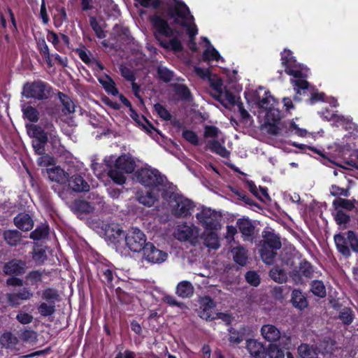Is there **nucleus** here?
<instances>
[{
    "label": "nucleus",
    "instance_id": "nucleus-29",
    "mask_svg": "<svg viewBox=\"0 0 358 358\" xmlns=\"http://www.w3.org/2000/svg\"><path fill=\"white\" fill-rule=\"evenodd\" d=\"M245 327H241L237 330L233 327L229 329V336L228 341L231 345H237L240 344L245 339Z\"/></svg>",
    "mask_w": 358,
    "mask_h": 358
},
{
    "label": "nucleus",
    "instance_id": "nucleus-23",
    "mask_svg": "<svg viewBox=\"0 0 358 358\" xmlns=\"http://www.w3.org/2000/svg\"><path fill=\"white\" fill-rule=\"evenodd\" d=\"M261 334L263 338L269 341L275 342L280 338V330L273 324H264L261 328Z\"/></svg>",
    "mask_w": 358,
    "mask_h": 358
},
{
    "label": "nucleus",
    "instance_id": "nucleus-22",
    "mask_svg": "<svg viewBox=\"0 0 358 358\" xmlns=\"http://www.w3.org/2000/svg\"><path fill=\"white\" fill-rule=\"evenodd\" d=\"M194 292L192 283L188 280H182L178 283L176 287V294L180 298H191Z\"/></svg>",
    "mask_w": 358,
    "mask_h": 358
},
{
    "label": "nucleus",
    "instance_id": "nucleus-55",
    "mask_svg": "<svg viewBox=\"0 0 358 358\" xmlns=\"http://www.w3.org/2000/svg\"><path fill=\"white\" fill-rule=\"evenodd\" d=\"M90 24L97 38L102 39L106 34L94 16H90Z\"/></svg>",
    "mask_w": 358,
    "mask_h": 358
},
{
    "label": "nucleus",
    "instance_id": "nucleus-10",
    "mask_svg": "<svg viewBox=\"0 0 358 358\" xmlns=\"http://www.w3.org/2000/svg\"><path fill=\"white\" fill-rule=\"evenodd\" d=\"M125 243L131 251L140 252L147 244L146 236L139 229L131 228L125 236Z\"/></svg>",
    "mask_w": 358,
    "mask_h": 358
},
{
    "label": "nucleus",
    "instance_id": "nucleus-51",
    "mask_svg": "<svg viewBox=\"0 0 358 358\" xmlns=\"http://www.w3.org/2000/svg\"><path fill=\"white\" fill-rule=\"evenodd\" d=\"M313 267L312 264L306 259H303L299 266V273L302 276L307 278H311L313 275Z\"/></svg>",
    "mask_w": 358,
    "mask_h": 358
},
{
    "label": "nucleus",
    "instance_id": "nucleus-16",
    "mask_svg": "<svg viewBox=\"0 0 358 358\" xmlns=\"http://www.w3.org/2000/svg\"><path fill=\"white\" fill-rule=\"evenodd\" d=\"M291 84L293 85L294 90L296 92L293 98V100L295 101H301L302 100L301 96H308V92L312 87L305 78L291 79Z\"/></svg>",
    "mask_w": 358,
    "mask_h": 358
},
{
    "label": "nucleus",
    "instance_id": "nucleus-12",
    "mask_svg": "<svg viewBox=\"0 0 358 358\" xmlns=\"http://www.w3.org/2000/svg\"><path fill=\"white\" fill-rule=\"evenodd\" d=\"M143 249V257L148 262L159 264L164 262L167 258V254L155 246L152 243H147Z\"/></svg>",
    "mask_w": 358,
    "mask_h": 358
},
{
    "label": "nucleus",
    "instance_id": "nucleus-60",
    "mask_svg": "<svg viewBox=\"0 0 358 358\" xmlns=\"http://www.w3.org/2000/svg\"><path fill=\"white\" fill-rule=\"evenodd\" d=\"M79 58L87 65L90 66L94 58L91 57V53L85 47L83 48H76L73 50Z\"/></svg>",
    "mask_w": 358,
    "mask_h": 358
},
{
    "label": "nucleus",
    "instance_id": "nucleus-26",
    "mask_svg": "<svg viewBox=\"0 0 358 358\" xmlns=\"http://www.w3.org/2000/svg\"><path fill=\"white\" fill-rule=\"evenodd\" d=\"M208 149L213 153L220 155L222 157L227 158L230 152L222 145L217 140H209L207 143Z\"/></svg>",
    "mask_w": 358,
    "mask_h": 358
},
{
    "label": "nucleus",
    "instance_id": "nucleus-6",
    "mask_svg": "<svg viewBox=\"0 0 358 358\" xmlns=\"http://www.w3.org/2000/svg\"><path fill=\"white\" fill-rule=\"evenodd\" d=\"M138 182L145 187L164 192L166 189V178L155 169H141L136 173Z\"/></svg>",
    "mask_w": 358,
    "mask_h": 358
},
{
    "label": "nucleus",
    "instance_id": "nucleus-17",
    "mask_svg": "<svg viewBox=\"0 0 358 358\" xmlns=\"http://www.w3.org/2000/svg\"><path fill=\"white\" fill-rule=\"evenodd\" d=\"M262 241L261 246L279 250L282 246L280 238L273 231L264 230L262 231Z\"/></svg>",
    "mask_w": 358,
    "mask_h": 358
},
{
    "label": "nucleus",
    "instance_id": "nucleus-5",
    "mask_svg": "<svg viewBox=\"0 0 358 358\" xmlns=\"http://www.w3.org/2000/svg\"><path fill=\"white\" fill-rule=\"evenodd\" d=\"M54 94L53 87L47 82L38 79L26 82L22 90V96L26 99L45 101Z\"/></svg>",
    "mask_w": 358,
    "mask_h": 358
},
{
    "label": "nucleus",
    "instance_id": "nucleus-39",
    "mask_svg": "<svg viewBox=\"0 0 358 358\" xmlns=\"http://www.w3.org/2000/svg\"><path fill=\"white\" fill-rule=\"evenodd\" d=\"M49 231L50 228L48 224H41L31 232L29 238L34 241H40L48 236Z\"/></svg>",
    "mask_w": 358,
    "mask_h": 358
},
{
    "label": "nucleus",
    "instance_id": "nucleus-43",
    "mask_svg": "<svg viewBox=\"0 0 358 358\" xmlns=\"http://www.w3.org/2000/svg\"><path fill=\"white\" fill-rule=\"evenodd\" d=\"M43 272L40 270H33L29 272L25 276L29 285L38 287V284L42 282Z\"/></svg>",
    "mask_w": 358,
    "mask_h": 358
},
{
    "label": "nucleus",
    "instance_id": "nucleus-9",
    "mask_svg": "<svg viewBox=\"0 0 358 358\" xmlns=\"http://www.w3.org/2000/svg\"><path fill=\"white\" fill-rule=\"evenodd\" d=\"M196 217L204 229L213 230L217 229L222 215L215 210L203 207L202 210L196 213Z\"/></svg>",
    "mask_w": 358,
    "mask_h": 358
},
{
    "label": "nucleus",
    "instance_id": "nucleus-37",
    "mask_svg": "<svg viewBox=\"0 0 358 358\" xmlns=\"http://www.w3.org/2000/svg\"><path fill=\"white\" fill-rule=\"evenodd\" d=\"M108 177L116 184L123 185L126 182V177L124 173L120 169H117L114 165L110 167L108 171Z\"/></svg>",
    "mask_w": 358,
    "mask_h": 358
},
{
    "label": "nucleus",
    "instance_id": "nucleus-46",
    "mask_svg": "<svg viewBox=\"0 0 358 358\" xmlns=\"http://www.w3.org/2000/svg\"><path fill=\"white\" fill-rule=\"evenodd\" d=\"M336 223L339 226L346 227V225L350 222L349 214L343 210H335V213H332Z\"/></svg>",
    "mask_w": 358,
    "mask_h": 358
},
{
    "label": "nucleus",
    "instance_id": "nucleus-8",
    "mask_svg": "<svg viewBox=\"0 0 358 358\" xmlns=\"http://www.w3.org/2000/svg\"><path fill=\"white\" fill-rule=\"evenodd\" d=\"M281 64L285 68V72L293 76L295 79L306 78V75L302 72L300 66L292 55V52L285 49L281 53Z\"/></svg>",
    "mask_w": 358,
    "mask_h": 358
},
{
    "label": "nucleus",
    "instance_id": "nucleus-27",
    "mask_svg": "<svg viewBox=\"0 0 358 358\" xmlns=\"http://www.w3.org/2000/svg\"><path fill=\"white\" fill-rule=\"evenodd\" d=\"M355 199H347L341 197L335 199L332 202L334 210H352L355 208Z\"/></svg>",
    "mask_w": 358,
    "mask_h": 358
},
{
    "label": "nucleus",
    "instance_id": "nucleus-35",
    "mask_svg": "<svg viewBox=\"0 0 358 358\" xmlns=\"http://www.w3.org/2000/svg\"><path fill=\"white\" fill-rule=\"evenodd\" d=\"M49 177L52 181L64 184L68 182L69 176L62 169L57 167L50 171Z\"/></svg>",
    "mask_w": 358,
    "mask_h": 358
},
{
    "label": "nucleus",
    "instance_id": "nucleus-4",
    "mask_svg": "<svg viewBox=\"0 0 358 358\" xmlns=\"http://www.w3.org/2000/svg\"><path fill=\"white\" fill-rule=\"evenodd\" d=\"M168 14L170 17L174 18L176 24H180L182 27L187 28L190 41H193L198 34V29L195 24L191 26L187 22L189 20H193L194 17L190 15V10L185 2L176 1L174 6L168 8Z\"/></svg>",
    "mask_w": 358,
    "mask_h": 358
},
{
    "label": "nucleus",
    "instance_id": "nucleus-38",
    "mask_svg": "<svg viewBox=\"0 0 358 358\" xmlns=\"http://www.w3.org/2000/svg\"><path fill=\"white\" fill-rule=\"evenodd\" d=\"M58 98L63 106L62 111L65 113H73L75 112V105L71 98L63 92H58Z\"/></svg>",
    "mask_w": 358,
    "mask_h": 358
},
{
    "label": "nucleus",
    "instance_id": "nucleus-15",
    "mask_svg": "<svg viewBox=\"0 0 358 358\" xmlns=\"http://www.w3.org/2000/svg\"><path fill=\"white\" fill-rule=\"evenodd\" d=\"M237 227L244 240H252L255 235V226L248 217L240 218L236 222Z\"/></svg>",
    "mask_w": 358,
    "mask_h": 358
},
{
    "label": "nucleus",
    "instance_id": "nucleus-61",
    "mask_svg": "<svg viewBox=\"0 0 358 358\" xmlns=\"http://www.w3.org/2000/svg\"><path fill=\"white\" fill-rule=\"evenodd\" d=\"M320 117L327 121L334 120L336 122H339L343 119V116L338 115L334 111L325 108L319 113Z\"/></svg>",
    "mask_w": 358,
    "mask_h": 358
},
{
    "label": "nucleus",
    "instance_id": "nucleus-45",
    "mask_svg": "<svg viewBox=\"0 0 358 358\" xmlns=\"http://www.w3.org/2000/svg\"><path fill=\"white\" fill-rule=\"evenodd\" d=\"M310 290L315 296L320 298L326 296V287L322 280H313L310 284Z\"/></svg>",
    "mask_w": 358,
    "mask_h": 358
},
{
    "label": "nucleus",
    "instance_id": "nucleus-58",
    "mask_svg": "<svg viewBox=\"0 0 358 358\" xmlns=\"http://www.w3.org/2000/svg\"><path fill=\"white\" fill-rule=\"evenodd\" d=\"M330 194L337 198L340 196L349 197L350 195V187L343 188L336 185H331L330 187Z\"/></svg>",
    "mask_w": 358,
    "mask_h": 358
},
{
    "label": "nucleus",
    "instance_id": "nucleus-52",
    "mask_svg": "<svg viewBox=\"0 0 358 358\" xmlns=\"http://www.w3.org/2000/svg\"><path fill=\"white\" fill-rule=\"evenodd\" d=\"M266 353L269 358H285L284 350L276 344H269L268 348L266 350Z\"/></svg>",
    "mask_w": 358,
    "mask_h": 358
},
{
    "label": "nucleus",
    "instance_id": "nucleus-44",
    "mask_svg": "<svg viewBox=\"0 0 358 358\" xmlns=\"http://www.w3.org/2000/svg\"><path fill=\"white\" fill-rule=\"evenodd\" d=\"M285 132L287 136L296 135L300 137H305L308 134V131L306 129L299 128L298 124H296L294 120L290 122L289 127L286 128Z\"/></svg>",
    "mask_w": 358,
    "mask_h": 358
},
{
    "label": "nucleus",
    "instance_id": "nucleus-63",
    "mask_svg": "<svg viewBox=\"0 0 358 358\" xmlns=\"http://www.w3.org/2000/svg\"><path fill=\"white\" fill-rule=\"evenodd\" d=\"M154 109L159 117L164 120L169 121L171 119V115L170 112L162 104L159 103H155L154 105Z\"/></svg>",
    "mask_w": 358,
    "mask_h": 358
},
{
    "label": "nucleus",
    "instance_id": "nucleus-2",
    "mask_svg": "<svg viewBox=\"0 0 358 358\" xmlns=\"http://www.w3.org/2000/svg\"><path fill=\"white\" fill-rule=\"evenodd\" d=\"M26 128L31 138L42 143H47L48 141L53 145L60 143V138L54 124L48 119H42L37 124H27Z\"/></svg>",
    "mask_w": 358,
    "mask_h": 358
},
{
    "label": "nucleus",
    "instance_id": "nucleus-56",
    "mask_svg": "<svg viewBox=\"0 0 358 358\" xmlns=\"http://www.w3.org/2000/svg\"><path fill=\"white\" fill-rule=\"evenodd\" d=\"M157 73L159 79L164 83H169L173 78V72L166 67L159 66Z\"/></svg>",
    "mask_w": 358,
    "mask_h": 358
},
{
    "label": "nucleus",
    "instance_id": "nucleus-20",
    "mask_svg": "<svg viewBox=\"0 0 358 358\" xmlns=\"http://www.w3.org/2000/svg\"><path fill=\"white\" fill-rule=\"evenodd\" d=\"M15 225L20 230L28 231L34 227V220L31 217L26 213H18L13 220Z\"/></svg>",
    "mask_w": 358,
    "mask_h": 358
},
{
    "label": "nucleus",
    "instance_id": "nucleus-53",
    "mask_svg": "<svg viewBox=\"0 0 358 358\" xmlns=\"http://www.w3.org/2000/svg\"><path fill=\"white\" fill-rule=\"evenodd\" d=\"M338 318L345 325H350L354 320L353 311L350 308L345 307L339 313Z\"/></svg>",
    "mask_w": 358,
    "mask_h": 358
},
{
    "label": "nucleus",
    "instance_id": "nucleus-13",
    "mask_svg": "<svg viewBox=\"0 0 358 358\" xmlns=\"http://www.w3.org/2000/svg\"><path fill=\"white\" fill-rule=\"evenodd\" d=\"M200 310L199 312L201 318L212 321L215 320L213 314L215 303L209 296H204L199 299Z\"/></svg>",
    "mask_w": 358,
    "mask_h": 358
},
{
    "label": "nucleus",
    "instance_id": "nucleus-47",
    "mask_svg": "<svg viewBox=\"0 0 358 358\" xmlns=\"http://www.w3.org/2000/svg\"><path fill=\"white\" fill-rule=\"evenodd\" d=\"M270 277L276 282L282 283L287 280V273L284 269L275 266L269 272Z\"/></svg>",
    "mask_w": 358,
    "mask_h": 358
},
{
    "label": "nucleus",
    "instance_id": "nucleus-50",
    "mask_svg": "<svg viewBox=\"0 0 358 358\" xmlns=\"http://www.w3.org/2000/svg\"><path fill=\"white\" fill-rule=\"evenodd\" d=\"M23 116L31 122H37L39 120V112L38 110L31 106H28L22 108Z\"/></svg>",
    "mask_w": 358,
    "mask_h": 358
},
{
    "label": "nucleus",
    "instance_id": "nucleus-18",
    "mask_svg": "<svg viewBox=\"0 0 358 358\" xmlns=\"http://www.w3.org/2000/svg\"><path fill=\"white\" fill-rule=\"evenodd\" d=\"M68 185L75 192H87L90 188L88 182L78 173L69 177Z\"/></svg>",
    "mask_w": 358,
    "mask_h": 358
},
{
    "label": "nucleus",
    "instance_id": "nucleus-36",
    "mask_svg": "<svg viewBox=\"0 0 358 358\" xmlns=\"http://www.w3.org/2000/svg\"><path fill=\"white\" fill-rule=\"evenodd\" d=\"M173 90L177 96L182 101H191L192 99V93L188 87L184 84L176 83L173 85Z\"/></svg>",
    "mask_w": 358,
    "mask_h": 358
},
{
    "label": "nucleus",
    "instance_id": "nucleus-19",
    "mask_svg": "<svg viewBox=\"0 0 358 358\" xmlns=\"http://www.w3.org/2000/svg\"><path fill=\"white\" fill-rule=\"evenodd\" d=\"M246 349L254 358H265L266 356L264 346L255 339L250 338L246 341Z\"/></svg>",
    "mask_w": 358,
    "mask_h": 358
},
{
    "label": "nucleus",
    "instance_id": "nucleus-14",
    "mask_svg": "<svg viewBox=\"0 0 358 358\" xmlns=\"http://www.w3.org/2000/svg\"><path fill=\"white\" fill-rule=\"evenodd\" d=\"M27 264L24 261L17 259L9 260L4 264L3 272L10 276H19L25 273Z\"/></svg>",
    "mask_w": 358,
    "mask_h": 358
},
{
    "label": "nucleus",
    "instance_id": "nucleus-1",
    "mask_svg": "<svg viewBox=\"0 0 358 358\" xmlns=\"http://www.w3.org/2000/svg\"><path fill=\"white\" fill-rule=\"evenodd\" d=\"M278 101L271 94L269 91L264 92V97L258 101V106L266 110L264 125L267 131L271 135H278L281 130L282 112L275 108Z\"/></svg>",
    "mask_w": 358,
    "mask_h": 358
},
{
    "label": "nucleus",
    "instance_id": "nucleus-30",
    "mask_svg": "<svg viewBox=\"0 0 358 358\" xmlns=\"http://www.w3.org/2000/svg\"><path fill=\"white\" fill-rule=\"evenodd\" d=\"M73 208L76 212L85 215L93 213L95 209L93 203L81 199L74 201Z\"/></svg>",
    "mask_w": 358,
    "mask_h": 358
},
{
    "label": "nucleus",
    "instance_id": "nucleus-62",
    "mask_svg": "<svg viewBox=\"0 0 358 358\" xmlns=\"http://www.w3.org/2000/svg\"><path fill=\"white\" fill-rule=\"evenodd\" d=\"M182 136L193 145L197 146L199 145V137L194 131L185 129L182 132Z\"/></svg>",
    "mask_w": 358,
    "mask_h": 358
},
{
    "label": "nucleus",
    "instance_id": "nucleus-3",
    "mask_svg": "<svg viewBox=\"0 0 358 358\" xmlns=\"http://www.w3.org/2000/svg\"><path fill=\"white\" fill-rule=\"evenodd\" d=\"M171 208V214L177 218H185L191 215L195 205L194 202L183 195L171 190H164L161 194Z\"/></svg>",
    "mask_w": 358,
    "mask_h": 358
},
{
    "label": "nucleus",
    "instance_id": "nucleus-11",
    "mask_svg": "<svg viewBox=\"0 0 358 358\" xmlns=\"http://www.w3.org/2000/svg\"><path fill=\"white\" fill-rule=\"evenodd\" d=\"M150 21L155 29L154 36L157 40L160 41L159 36L170 38L173 36L174 30L169 26L168 22L158 15L150 17Z\"/></svg>",
    "mask_w": 358,
    "mask_h": 358
},
{
    "label": "nucleus",
    "instance_id": "nucleus-42",
    "mask_svg": "<svg viewBox=\"0 0 358 358\" xmlns=\"http://www.w3.org/2000/svg\"><path fill=\"white\" fill-rule=\"evenodd\" d=\"M6 243L11 246H16L21 241V234L17 230H7L3 233Z\"/></svg>",
    "mask_w": 358,
    "mask_h": 358
},
{
    "label": "nucleus",
    "instance_id": "nucleus-48",
    "mask_svg": "<svg viewBox=\"0 0 358 358\" xmlns=\"http://www.w3.org/2000/svg\"><path fill=\"white\" fill-rule=\"evenodd\" d=\"M37 310L42 317H50L55 313V304L42 302L38 306Z\"/></svg>",
    "mask_w": 358,
    "mask_h": 358
},
{
    "label": "nucleus",
    "instance_id": "nucleus-25",
    "mask_svg": "<svg viewBox=\"0 0 358 358\" xmlns=\"http://www.w3.org/2000/svg\"><path fill=\"white\" fill-rule=\"evenodd\" d=\"M291 302L294 307L303 310L308 306V301L301 290L294 289L292 292Z\"/></svg>",
    "mask_w": 358,
    "mask_h": 358
},
{
    "label": "nucleus",
    "instance_id": "nucleus-24",
    "mask_svg": "<svg viewBox=\"0 0 358 358\" xmlns=\"http://www.w3.org/2000/svg\"><path fill=\"white\" fill-rule=\"evenodd\" d=\"M231 252L233 255L234 261L238 265L243 266L248 261V251L242 245L234 247L231 249Z\"/></svg>",
    "mask_w": 358,
    "mask_h": 358
},
{
    "label": "nucleus",
    "instance_id": "nucleus-32",
    "mask_svg": "<svg viewBox=\"0 0 358 358\" xmlns=\"http://www.w3.org/2000/svg\"><path fill=\"white\" fill-rule=\"evenodd\" d=\"M17 343V338L10 331L4 332L0 337V345L6 349L14 348Z\"/></svg>",
    "mask_w": 358,
    "mask_h": 358
},
{
    "label": "nucleus",
    "instance_id": "nucleus-28",
    "mask_svg": "<svg viewBox=\"0 0 358 358\" xmlns=\"http://www.w3.org/2000/svg\"><path fill=\"white\" fill-rule=\"evenodd\" d=\"M136 196L139 203L148 207L153 206L158 200L157 196L150 190L138 192Z\"/></svg>",
    "mask_w": 358,
    "mask_h": 358
},
{
    "label": "nucleus",
    "instance_id": "nucleus-7",
    "mask_svg": "<svg viewBox=\"0 0 358 358\" xmlns=\"http://www.w3.org/2000/svg\"><path fill=\"white\" fill-rule=\"evenodd\" d=\"M334 239L337 250L344 257H350L351 250L358 253V238L354 231L348 230L345 233L335 234Z\"/></svg>",
    "mask_w": 358,
    "mask_h": 358
},
{
    "label": "nucleus",
    "instance_id": "nucleus-21",
    "mask_svg": "<svg viewBox=\"0 0 358 358\" xmlns=\"http://www.w3.org/2000/svg\"><path fill=\"white\" fill-rule=\"evenodd\" d=\"M114 165L117 169H120L124 173H133L136 167L135 162L126 155L120 156L115 160Z\"/></svg>",
    "mask_w": 358,
    "mask_h": 358
},
{
    "label": "nucleus",
    "instance_id": "nucleus-31",
    "mask_svg": "<svg viewBox=\"0 0 358 358\" xmlns=\"http://www.w3.org/2000/svg\"><path fill=\"white\" fill-rule=\"evenodd\" d=\"M98 275L100 277L101 282L106 285L108 288H113V280L114 278V272L112 269L103 267L99 269Z\"/></svg>",
    "mask_w": 358,
    "mask_h": 358
},
{
    "label": "nucleus",
    "instance_id": "nucleus-34",
    "mask_svg": "<svg viewBox=\"0 0 358 358\" xmlns=\"http://www.w3.org/2000/svg\"><path fill=\"white\" fill-rule=\"evenodd\" d=\"M278 250H274L273 248H268L266 247L261 246L259 250L260 257L262 261L268 265H271L274 263L275 257L277 256V251Z\"/></svg>",
    "mask_w": 358,
    "mask_h": 358
},
{
    "label": "nucleus",
    "instance_id": "nucleus-57",
    "mask_svg": "<svg viewBox=\"0 0 358 358\" xmlns=\"http://www.w3.org/2000/svg\"><path fill=\"white\" fill-rule=\"evenodd\" d=\"M204 61H219L222 57L218 51L213 47L208 48L203 52Z\"/></svg>",
    "mask_w": 358,
    "mask_h": 358
},
{
    "label": "nucleus",
    "instance_id": "nucleus-33",
    "mask_svg": "<svg viewBox=\"0 0 358 358\" xmlns=\"http://www.w3.org/2000/svg\"><path fill=\"white\" fill-rule=\"evenodd\" d=\"M203 244L209 248L216 250L220 247L219 238L214 231L204 232L203 234Z\"/></svg>",
    "mask_w": 358,
    "mask_h": 358
},
{
    "label": "nucleus",
    "instance_id": "nucleus-49",
    "mask_svg": "<svg viewBox=\"0 0 358 358\" xmlns=\"http://www.w3.org/2000/svg\"><path fill=\"white\" fill-rule=\"evenodd\" d=\"M159 45L166 49H171L175 52H181L183 50L181 42L176 37L171 38L169 42L159 41Z\"/></svg>",
    "mask_w": 358,
    "mask_h": 358
},
{
    "label": "nucleus",
    "instance_id": "nucleus-64",
    "mask_svg": "<svg viewBox=\"0 0 358 358\" xmlns=\"http://www.w3.org/2000/svg\"><path fill=\"white\" fill-rule=\"evenodd\" d=\"M193 236V229L188 227L184 226L178 230L177 238L182 241H188Z\"/></svg>",
    "mask_w": 358,
    "mask_h": 358
},
{
    "label": "nucleus",
    "instance_id": "nucleus-54",
    "mask_svg": "<svg viewBox=\"0 0 358 358\" xmlns=\"http://www.w3.org/2000/svg\"><path fill=\"white\" fill-rule=\"evenodd\" d=\"M308 94H310V96L306 99L308 104L314 105L318 102L324 101L325 96L324 93L317 92V90L314 87L310 88Z\"/></svg>",
    "mask_w": 358,
    "mask_h": 358
},
{
    "label": "nucleus",
    "instance_id": "nucleus-41",
    "mask_svg": "<svg viewBox=\"0 0 358 358\" xmlns=\"http://www.w3.org/2000/svg\"><path fill=\"white\" fill-rule=\"evenodd\" d=\"M99 83L102 85L105 91L113 96H117L119 91L115 86V83L109 76H106V80L99 79Z\"/></svg>",
    "mask_w": 358,
    "mask_h": 358
},
{
    "label": "nucleus",
    "instance_id": "nucleus-40",
    "mask_svg": "<svg viewBox=\"0 0 358 358\" xmlns=\"http://www.w3.org/2000/svg\"><path fill=\"white\" fill-rule=\"evenodd\" d=\"M41 298L48 303L55 304L59 300V292L55 288H46L42 291Z\"/></svg>",
    "mask_w": 358,
    "mask_h": 358
},
{
    "label": "nucleus",
    "instance_id": "nucleus-59",
    "mask_svg": "<svg viewBox=\"0 0 358 358\" xmlns=\"http://www.w3.org/2000/svg\"><path fill=\"white\" fill-rule=\"evenodd\" d=\"M298 352L301 358H314L315 352L313 347L303 343L298 348Z\"/></svg>",
    "mask_w": 358,
    "mask_h": 358
}]
</instances>
